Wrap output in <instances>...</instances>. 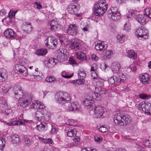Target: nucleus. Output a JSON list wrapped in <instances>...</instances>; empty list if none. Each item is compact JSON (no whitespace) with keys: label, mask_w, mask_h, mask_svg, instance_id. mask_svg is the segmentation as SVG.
Listing matches in <instances>:
<instances>
[{"label":"nucleus","mask_w":151,"mask_h":151,"mask_svg":"<svg viewBox=\"0 0 151 151\" xmlns=\"http://www.w3.org/2000/svg\"><path fill=\"white\" fill-rule=\"evenodd\" d=\"M107 47V45H104L103 42H99L96 44L95 48L97 50L101 51L105 50Z\"/></svg>","instance_id":"24"},{"label":"nucleus","mask_w":151,"mask_h":151,"mask_svg":"<svg viewBox=\"0 0 151 151\" xmlns=\"http://www.w3.org/2000/svg\"><path fill=\"white\" fill-rule=\"evenodd\" d=\"M46 45L50 49H55L56 48L57 42L55 38L53 37L49 36L47 38L45 41Z\"/></svg>","instance_id":"9"},{"label":"nucleus","mask_w":151,"mask_h":151,"mask_svg":"<svg viewBox=\"0 0 151 151\" xmlns=\"http://www.w3.org/2000/svg\"><path fill=\"white\" fill-rule=\"evenodd\" d=\"M55 99L56 102L61 105L70 103L71 101V97L68 93L61 91L56 93Z\"/></svg>","instance_id":"3"},{"label":"nucleus","mask_w":151,"mask_h":151,"mask_svg":"<svg viewBox=\"0 0 151 151\" xmlns=\"http://www.w3.org/2000/svg\"><path fill=\"white\" fill-rule=\"evenodd\" d=\"M22 27L23 33L24 34L29 33L32 30L31 25L26 22H24L23 23Z\"/></svg>","instance_id":"17"},{"label":"nucleus","mask_w":151,"mask_h":151,"mask_svg":"<svg viewBox=\"0 0 151 151\" xmlns=\"http://www.w3.org/2000/svg\"><path fill=\"white\" fill-rule=\"evenodd\" d=\"M144 145L147 147L150 146V138L147 140L143 142Z\"/></svg>","instance_id":"61"},{"label":"nucleus","mask_w":151,"mask_h":151,"mask_svg":"<svg viewBox=\"0 0 151 151\" xmlns=\"http://www.w3.org/2000/svg\"><path fill=\"white\" fill-rule=\"evenodd\" d=\"M91 98L93 100L97 101L100 100L101 98V96L100 94L98 93H93L92 94Z\"/></svg>","instance_id":"35"},{"label":"nucleus","mask_w":151,"mask_h":151,"mask_svg":"<svg viewBox=\"0 0 151 151\" xmlns=\"http://www.w3.org/2000/svg\"><path fill=\"white\" fill-rule=\"evenodd\" d=\"M91 110L90 111V114L94 115L96 117H101L104 112L103 107L100 105H94L91 107Z\"/></svg>","instance_id":"7"},{"label":"nucleus","mask_w":151,"mask_h":151,"mask_svg":"<svg viewBox=\"0 0 151 151\" xmlns=\"http://www.w3.org/2000/svg\"><path fill=\"white\" fill-rule=\"evenodd\" d=\"M47 52V51L46 49L43 48L37 50L35 52V54L39 56H42L45 55Z\"/></svg>","instance_id":"33"},{"label":"nucleus","mask_w":151,"mask_h":151,"mask_svg":"<svg viewBox=\"0 0 151 151\" xmlns=\"http://www.w3.org/2000/svg\"><path fill=\"white\" fill-rule=\"evenodd\" d=\"M69 61L70 64L73 66L77 65L78 63L75 61L74 59L73 58H70Z\"/></svg>","instance_id":"56"},{"label":"nucleus","mask_w":151,"mask_h":151,"mask_svg":"<svg viewBox=\"0 0 151 151\" xmlns=\"http://www.w3.org/2000/svg\"><path fill=\"white\" fill-rule=\"evenodd\" d=\"M75 7H74L73 9V14H74L76 16H80L81 14V13H78L77 12H78V11H79V9H80V7L79 6H76L75 5Z\"/></svg>","instance_id":"48"},{"label":"nucleus","mask_w":151,"mask_h":151,"mask_svg":"<svg viewBox=\"0 0 151 151\" xmlns=\"http://www.w3.org/2000/svg\"><path fill=\"white\" fill-rule=\"evenodd\" d=\"M105 1V0H102V1L95 4L94 12L96 16H101L107 10L108 5Z\"/></svg>","instance_id":"4"},{"label":"nucleus","mask_w":151,"mask_h":151,"mask_svg":"<svg viewBox=\"0 0 151 151\" xmlns=\"http://www.w3.org/2000/svg\"><path fill=\"white\" fill-rule=\"evenodd\" d=\"M24 141L25 144L27 145H30L33 143L32 137L29 136H24Z\"/></svg>","instance_id":"31"},{"label":"nucleus","mask_w":151,"mask_h":151,"mask_svg":"<svg viewBox=\"0 0 151 151\" xmlns=\"http://www.w3.org/2000/svg\"><path fill=\"white\" fill-rule=\"evenodd\" d=\"M76 55L78 59L82 61H86L87 60L86 54L83 52H77Z\"/></svg>","instance_id":"27"},{"label":"nucleus","mask_w":151,"mask_h":151,"mask_svg":"<svg viewBox=\"0 0 151 151\" xmlns=\"http://www.w3.org/2000/svg\"><path fill=\"white\" fill-rule=\"evenodd\" d=\"M0 106V108L1 109H2L3 108L5 109L7 107L8 104L5 101H4L3 102H2V103L1 104Z\"/></svg>","instance_id":"59"},{"label":"nucleus","mask_w":151,"mask_h":151,"mask_svg":"<svg viewBox=\"0 0 151 151\" xmlns=\"http://www.w3.org/2000/svg\"><path fill=\"white\" fill-rule=\"evenodd\" d=\"M136 106L141 112L145 114L151 115V103L147 102H141L136 104Z\"/></svg>","instance_id":"5"},{"label":"nucleus","mask_w":151,"mask_h":151,"mask_svg":"<svg viewBox=\"0 0 151 151\" xmlns=\"http://www.w3.org/2000/svg\"><path fill=\"white\" fill-rule=\"evenodd\" d=\"M116 10H117L116 8H115ZM113 8L112 9L109 10L108 11V17L114 21H117L120 18V14L119 12L116 11H112Z\"/></svg>","instance_id":"10"},{"label":"nucleus","mask_w":151,"mask_h":151,"mask_svg":"<svg viewBox=\"0 0 151 151\" xmlns=\"http://www.w3.org/2000/svg\"><path fill=\"white\" fill-rule=\"evenodd\" d=\"M14 93L15 97L19 99V104L22 107H26L30 103L32 99V96L30 93L23 95L22 88L20 86L14 87Z\"/></svg>","instance_id":"1"},{"label":"nucleus","mask_w":151,"mask_h":151,"mask_svg":"<svg viewBox=\"0 0 151 151\" xmlns=\"http://www.w3.org/2000/svg\"><path fill=\"white\" fill-rule=\"evenodd\" d=\"M59 37L60 41L61 43H63L65 40V36L64 35H62L61 34L59 35Z\"/></svg>","instance_id":"60"},{"label":"nucleus","mask_w":151,"mask_h":151,"mask_svg":"<svg viewBox=\"0 0 151 151\" xmlns=\"http://www.w3.org/2000/svg\"><path fill=\"white\" fill-rule=\"evenodd\" d=\"M143 12L144 14L147 17L151 19V8H147L144 9Z\"/></svg>","instance_id":"40"},{"label":"nucleus","mask_w":151,"mask_h":151,"mask_svg":"<svg viewBox=\"0 0 151 151\" xmlns=\"http://www.w3.org/2000/svg\"><path fill=\"white\" fill-rule=\"evenodd\" d=\"M4 35L7 38L9 39H14L16 35L14 32L11 29H8L5 31Z\"/></svg>","instance_id":"15"},{"label":"nucleus","mask_w":151,"mask_h":151,"mask_svg":"<svg viewBox=\"0 0 151 151\" xmlns=\"http://www.w3.org/2000/svg\"><path fill=\"white\" fill-rule=\"evenodd\" d=\"M139 96L141 99L144 100L147 99L151 97V96L148 94H146L143 93H142L139 94Z\"/></svg>","instance_id":"43"},{"label":"nucleus","mask_w":151,"mask_h":151,"mask_svg":"<svg viewBox=\"0 0 151 151\" xmlns=\"http://www.w3.org/2000/svg\"><path fill=\"white\" fill-rule=\"evenodd\" d=\"M38 139L41 142L45 144L52 143V140L50 138L45 139L42 137H39Z\"/></svg>","instance_id":"41"},{"label":"nucleus","mask_w":151,"mask_h":151,"mask_svg":"<svg viewBox=\"0 0 151 151\" xmlns=\"http://www.w3.org/2000/svg\"><path fill=\"white\" fill-rule=\"evenodd\" d=\"M75 7V5H70L67 8V10L69 13L73 14V9Z\"/></svg>","instance_id":"51"},{"label":"nucleus","mask_w":151,"mask_h":151,"mask_svg":"<svg viewBox=\"0 0 151 151\" xmlns=\"http://www.w3.org/2000/svg\"><path fill=\"white\" fill-rule=\"evenodd\" d=\"M12 17H13V15H12V16H11V15L9 14L8 16L6 18H4L2 20V22L3 23H4V22H7V23H11V19Z\"/></svg>","instance_id":"44"},{"label":"nucleus","mask_w":151,"mask_h":151,"mask_svg":"<svg viewBox=\"0 0 151 151\" xmlns=\"http://www.w3.org/2000/svg\"><path fill=\"white\" fill-rule=\"evenodd\" d=\"M8 74L6 70L4 69L0 70V82L4 81L7 78Z\"/></svg>","instance_id":"23"},{"label":"nucleus","mask_w":151,"mask_h":151,"mask_svg":"<svg viewBox=\"0 0 151 151\" xmlns=\"http://www.w3.org/2000/svg\"><path fill=\"white\" fill-rule=\"evenodd\" d=\"M16 70L22 74L24 76H26L27 74V68L22 65L17 64L15 65Z\"/></svg>","instance_id":"13"},{"label":"nucleus","mask_w":151,"mask_h":151,"mask_svg":"<svg viewBox=\"0 0 151 151\" xmlns=\"http://www.w3.org/2000/svg\"><path fill=\"white\" fill-rule=\"evenodd\" d=\"M118 76L120 77L121 81L122 82H124L126 81L127 77L126 76V75H124L122 73H119V74Z\"/></svg>","instance_id":"50"},{"label":"nucleus","mask_w":151,"mask_h":151,"mask_svg":"<svg viewBox=\"0 0 151 151\" xmlns=\"http://www.w3.org/2000/svg\"><path fill=\"white\" fill-rule=\"evenodd\" d=\"M30 108L34 109H43L45 106L43 104L39 101H36L35 103H32V104L31 105Z\"/></svg>","instance_id":"20"},{"label":"nucleus","mask_w":151,"mask_h":151,"mask_svg":"<svg viewBox=\"0 0 151 151\" xmlns=\"http://www.w3.org/2000/svg\"><path fill=\"white\" fill-rule=\"evenodd\" d=\"M50 26L51 29L54 31L60 29L61 27V25L56 19H53L51 21Z\"/></svg>","instance_id":"16"},{"label":"nucleus","mask_w":151,"mask_h":151,"mask_svg":"<svg viewBox=\"0 0 151 151\" xmlns=\"http://www.w3.org/2000/svg\"><path fill=\"white\" fill-rule=\"evenodd\" d=\"M67 33L73 36H76L78 33V27L77 25L75 24H69Z\"/></svg>","instance_id":"11"},{"label":"nucleus","mask_w":151,"mask_h":151,"mask_svg":"<svg viewBox=\"0 0 151 151\" xmlns=\"http://www.w3.org/2000/svg\"><path fill=\"white\" fill-rule=\"evenodd\" d=\"M108 82L109 86L112 87H114L116 84L115 77H110L108 80Z\"/></svg>","instance_id":"36"},{"label":"nucleus","mask_w":151,"mask_h":151,"mask_svg":"<svg viewBox=\"0 0 151 151\" xmlns=\"http://www.w3.org/2000/svg\"><path fill=\"white\" fill-rule=\"evenodd\" d=\"M98 66L96 64H94L92 65L91 67L90 71L91 72L97 71Z\"/></svg>","instance_id":"57"},{"label":"nucleus","mask_w":151,"mask_h":151,"mask_svg":"<svg viewBox=\"0 0 151 151\" xmlns=\"http://www.w3.org/2000/svg\"><path fill=\"white\" fill-rule=\"evenodd\" d=\"M91 72L92 78L94 79H96L98 76V74L97 73V71H92Z\"/></svg>","instance_id":"58"},{"label":"nucleus","mask_w":151,"mask_h":151,"mask_svg":"<svg viewBox=\"0 0 151 151\" xmlns=\"http://www.w3.org/2000/svg\"><path fill=\"white\" fill-rule=\"evenodd\" d=\"M95 141L96 142L100 143L102 141V138L101 137H98L97 136H94Z\"/></svg>","instance_id":"63"},{"label":"nucleus","mask_w":151,"mask_h":151,"mask_svg":"<svg viewBox=\"0 0 151 151\" xmlns=\"http://www.w3.org/2000/svg\"><path fill=\"white\" fill-rule=\"evenodd\" d=\"M45 81L48 82L52 83L55 81L56 78L53 76H50L49 77H47L45 79Z\"/></svg>","instance_id":"46"},{"label":"nucleus","mask_w":151,"mask_h":151,"mask_svg":"<svg viewBox=\"0 0 151 151\" xmlns=\"http://www.w3.org/2000/svg\"><path fill=\"white\" fill-rule=\"evenodd\" d=\"M131 29V26L129 22H126L124 25V29L126 31H129Z\"/></svg>","instance_id":"52"},{"label":"nucleus","mask_w":151,"mask_h":151,"mask_svg":"<svg viewBox=\"0 0 151 151\" xmlns=\"http://www.w3.org/2000/svg\"><path fill=\"white\" fill-rule=\"evenodd\" d=\"M13 112L12 110L10 109H6L5 111L4 114L7 116H12L13 114Z\"/></svg>","instance_id":"53"},{"label":"nucleus","mask_w":151,"mask_h":151,"mask_svg":"<svg viewBox=\"0 0 151 151\" xmlns=\"http://www.w3.org/2000/svg\"><path fill=\"white\" fill-rule=\"evenodd\" d=\"M111 67L113 72L117 73L120 68V65L118 63L114 62L112 63Z\"/></svg>","instance_id":"28"},{"label":"nucleus","mask_w":151,"mask_h":151,"mask_svg":"<svg viewBox=\"0 0 151 151\" xmlns=\"http://www.w3.org/2000/svg\"><path fill=\"white\" fill-rule=\"evenodd\" d=\"M4 124L12 126L15 125H22L24 124L25 121L23 119H19L17 121L10 122L8 123L4 122Z\"/></svg>","instance_id":"21"},{"label":"nucleus","mask_w":151,"mask_h":151,"mask_svg":"<svg viewBox=\"0 0 151 151\" xmlns=\"http://www.w3.org/2000/svg\"><path fill=\"white\" fill-rule=\"evenodd\" d=\"M43 151H53V149L51 146L45 147L44 148Z\"/></svg>","instance_id":"62"},{"label":"nucleus","mask_w":151,"mask_h":151,"mask_svg":"<svg viewBox=\"0 0 151 151\" xmlns=\"http://www.w3.org/2000/svg\"><path fill=\"white\" fill-rule=\"evenodd\" d=\"M89 28V25L87 23H84L83 24L82 26L81 27V28L82 30L84 32H89V30L88 28Z\"/></svg>","instance_id":"45"},{"label":"nucleus","mask_w":151,"mask_h":151,"mask_svg":"<svg viewBox=\"0 0 151 151\" xmlns=\"http://www.w3.org/2000/svg\"><path fill=\"white\" fill-rule=\"evenodd\" d=\"M136 20L141 24L144 25L145 24L146 20L144 18V15L139 14L137 16L135 17Z\"/></svg>","instance_id":"26"},{"label":"nucleus","mask_w":151,"mask_h":151,"mask_svg":"<svg viewBox=\"0 0 151 151\" xmlns=\"http://www.w3.org/2000/svg\"><path fill=\"white\" fill-rule=\"evenodd\" d=\"M76 131L75 129H69L68 130L67 135L68 137H72L76 135Z\"/></svg>","instance_id":"37"},{"label":"nucleus","mask_w":151,"mask_h":151,"mask_svg":"<svg viewBox=\"0 0 151 151\" xmlns=\"http://www.w3.org/2000/svg\"><path fill=\"white\" fill-rule=\"evenodd\" d=\"M70 47L72 49L77 50L80 48L81 45L78 42L74 41L71 43Z\"/></svg>","instance_id":"30"},{"label":"nucleus","mask_w":151,"mask_h":151,"mask_svg":"<svg viewBox=\"0 0 151 151\" xmlns=\"http://www.w3.org/2000/svg\"><path fill=\"white\" fill-rule=\"evenodd\" d=\"M95 90L96 92L99 93L100 95H105L107 91L105 88L100 87H95Z\"/></svg>","instance_id":"32"},{"label":"nucleus","mask_w":151,"mask_h":151,"mask_svg":"<svg viewBox=\"0 0 151 151\" xmlns=\"http://www.w3.org/2000/svg\"><path fill=\"white\" fill-rule=\"evenodd\" d=\"M11 142L14 145L18 144L20 142V139L19 136L16 134H14L11 136Z\"/></svg>","instance_id":"29"},{"label":"nucleus","mask_w":151,"mask_h":151,"mask_svg":"<svg viewBox=\"0 0 151 151\" xmlns=\"http://www.w3.org/2000/svg\"><path fill=\"white\" fill-rule=\"evenodd\" d=\"M104 81L103 80L99 79H98L96 81V85L98 87H102L104 86Z\"/></svg>","instance_id":"47"},{"label":"nucleus","mask_w":151,"mask_h":151,"mask_svg":"<svg viewBox=\"0 0 151 151\" xmlns=\"http://www.w3.org/2000/svg\"><path fill=\"white\" fill-rule=\"evenodd\" d=\"M90 96V99L86 98L83 100V104L85 109H90V111L91 110V107L94 106H92L93 103V100L91 98V96Z\"/></svg>","instance_id":"14"},{"label":"nucleus","mask_w":151,"mask_h":151,"mask_svg":"<svg viewBox=\"0 0 151 151\" xmlns=\"http://www.w3.org/2000/svg\"><path fill=\"white\" fill-rule=\"evenodd\" d=\"M139 79L140 81L144 84H147L150 81L149 75L146 73L140 76Z\"/></svg>","instance_id":"18"},{"label":"nucleus","mask_w":151,"mask_h":151,"mask_svg":"<svg viewBox=\"0 0 151 151\" xmlns=\"http://www.w3.org/2000/svg\"><path fill=\"white\" fill-rule=\"evenodd\" d=\"M99 129L101 132L103 133L106 132L107 131L106 128L103 126H101Z\"/></svg>","instance_id":"64"},{"label":"nucleus","mask_w":151,"mask_h":151,"mask_svg":"<svg viewBox=\"0 0 151 151\" xmlns=\"http://www.w3.org/2000/svg\"><path fill=\"white\" fill-rule=\"evenodd\" d=\"M128 56L130 58L135 59L137 58V55L134 50H131L128 52Z\"/></svg>","instance_id":"42"},{"label":"nucleus","mask_w":151,"mask_h":151,"mask_svg":"<svg viewBox=\"0 0 151 151\" xmlns=\"http://www.w3.org/2000/svg\"><path fill=\"white\" fill-rule=\"evenodd\" d=\"M126 38V36L122 35H118L116 36L117 41L120 43L124 42Z\"/></svg>","instance_id":"39"},{"label":"nucleus","mask_w":151,"mask_h":151,"mask_svg":"<svg viewBox=\"0 0 151 151\" xmlns=\"http://www.w3.org/2000/svg\"><path fill=\"white\" fill-rule=\"evenodd\" d=\"M44 110L43 109H39L35 113V117L36 120L40 121L43 119V114Z\"/></svg>","instance_id":"25"},{"label":"nucleus","mask_w":151,"mask_h":151,"mask_svg":"<svg viewBox=\"0 0 151 151\" xmlns=\"http://www.w3.org/2000/svg\"><path fill=\"white\" fill-rule=\"evenodd\" d=\"M9 89V87L7 86H3L2 88V92L3 94H6L8 91Z\"/></svg>","instance_id":"55"},{"label":"nucleus","mask_w":151,"mask_h":151,"mask_svg":"<svg viewBox=\"0 0 151 151\" xmlns=\"http://www.w3.org/2000/svg\"><path fill=\"white\" fill-rule=\"evenodd\" d=\"M113 119L115 124L121 126L128 125L131 122V117L127 114L122 115L116 114L114 115Z\"/></svg>","instance_id":"2"},{"label":"nucleus","mask_w":151,"mask_h":151,"mask_svg":"<svg viewBox=\"0 0 151 151\" xmlns=\"http://www.w3.org/2000/svg\"><path fill=\"white\" fill-rule=\"evenodd\" d=\"M5 142L4 138L0 139V151H3V148L5 146Z\"/></svg>","instance_id":"49"},{"label":"nucleus","mask_w":151,"mask_h":151,"mask_svg":"<svg viewBox=\"0 0 151 151\" xmlns=\"http://www.w3.org/2000/svg\"><path fill=\"white\" fill-rule=\"evenodd\" d=\"M78 79L73 82V83L75 84V86L83 84L85 82V79L86 76L85 72L83 69H80L78 72Z\"/></svg>","instance_id":"8"},{"label":"nucleus","mask_w":151,"mask_h":151,"mask_svg":"<svg viewBox=\"0 0 151 151\" xmlns=\"http://www.w3.org/2000/svg\"><path fill=\"white\" fill-rule=\"evenodd\" d=\"M147 30L144 29H142L139 28L137 29L136 31V34L138 37L139 39V38H143L144 39H147L148 38V36L147 33Z\"/></svg>","instance_id":"12"},{"label":"nucleus","mask_w":151,"mask_h":151,"mask_svg":"<svg viewBox=\"0 0 151 151\" xmlns=\"http://www.w3.org/2000/svg\"><path fill=\"white\" fill-rule=\"evenodd\" d=\"M43 114H44L43 115V119L46 121H49L50 118V114L46 111H44V110Z\"/></svg>","instance_id":"38"},{"label":"nucleus","mask_w":151,"mask_h":151,"mask_svg":"<svg viewBox=\"0 0 151 151\" xmlns=\"http://www.w3.org/2000/svg\"><path fill=\"white\" fill-rule=\"evenodd\" d=\"M46 64L49 68H52L56 64V63L53 59H50L46 62Z\"/></svg>","instance_id":"34"},{"label":"nucleus","mask_w":151,"mask_h":151,"mask_svg":"<svg viewBox=\"0 0 151 151\" xmlns=\"http://www.w3.org/2000/svg\"><path fill=\"white\" fill-rule=\"evenodd\" d=\"M104 54L102 56L104 60H106L110 59L111 56L114 54L112 50H104Z\"/></svg>","instance_id":"22"},{"label":"nucleus","mask_w":151,"mask_h":151,"mask_svg":"<svg viewBox=\"0 0 151 151\" xmlns=\"http://www.w3.org/2000/svg\"><path fill=\"white\" fill-rule=\"evenodd\" d=\"M20 64L23 65H25L27 63L28 61L27 60L24 58H22L20 59L19 61Z\"/></svg>","instance_id":"54"},{"label":"nucleus","mask_w":151,"mask_h":151,"mask_svg":"<svg viewBox=\"0 0 151 151\" xmlns=\"http://www.w3.org/2000/svg\"><path fill=\"white\" fill-rule=\"evenodd\" d=\"M51 127V133L52 134H56L58 131L57 129L54 126L50 124L48 125L45 123H41L39 125L37 126L36 128L39 131L44 132L48 130V127Z\"/></svg>","instance_id":"6"},{"label":"nucleus","mask_w":151,"mask_h":151,"mask_svg":"<svg viewBox=\"0 0 151 151\" xmlns=\"http://www.w3.org/2000/svg\"><path fill=\"white\" fill-rule=\"evenodd\" d=\"M80 106L77 102H72L70 104L68 108V110L70 111L79 110Z\"/></svg>","instance_id":"19"}]
</instances>
